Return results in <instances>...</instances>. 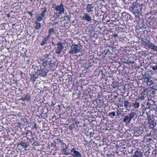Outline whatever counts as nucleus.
<instances>
[{"label":"nucleus","mask_w":157,"mask_h":157,"mask_svg":"<svg viewBox=\"0 0 157 157\" xmlns=\"http://www.w3.org/2000/svg\"><path fill=\"white\" fill-rule=\"evenodd\" d=\"M82 47L80 45H77L74 44L71 47L69 52L71 54H76L80 52L81 49L80 47Z\"/></svg>","instance_id":"1"},{"label":"nucleus","mask_w":157,"mask_h":157,"mask_svg":"<svg viewBox=\"0 0 157 157\" xmlns=\"http://www.w3.org/2000/svg\"><path fill=\"white\" fill-rule=\"evenodd\" d=\"M49 70L48 68H41V67L40 69H38L36 72V74L40 77H45L46 76Z\"/></svg>","instance_id":"2"},{"label":"nucleus","mask_w":157,"mask_h":157,"mask_svg":"<svg viewBox=\"0 0 157 157\" xmlns=\"http://www.w3.org/2000/svg\"><path fill=\"white\" fill-rule=\"evenodd\" d=\"M136 115V113L131 111L128 116H124L123 121L126 123H129L131 120Z\"/></svg>","instance_id":"3"},{"label":"nucleus","mask_w":157,"mask_h":157,"mask_svg":"<svg viewBox=\"0 0 157 157\" xmlns=\"http://www.w3.org/2000/svg\"><path fill=\"white\" fill-rule=\"evenodd\" d=\"M142 130H142L140 128L134 127L131 129V131L132 133H134L135 136H138L142 134ZM143 130L144 131V130Z\"/></svg>","instance_id":"4"},{"label":"nucleus","mask_w":157,"mask_h":157,"mask_svg":"<svg viewBox=\"0 0 157 157\" xmlns=\"http://www.w3.org/2000/svg\"><path fill=\"white\" fill-rule=\"evenodd\" d=\"M144 45L151 50H153L154 52H157V46L151 43L150 41H148L147 43H145Z\"/></svg>","instance_id":"5"},{"label":"nucleus","mask_w":157,"mask_h":157,"mask_svg":"<svg viewBox=\"0 0 157 157\" xmlns=\"http://www.w3.org/2000/svg\"><path fill=\"white\" fill-rule=\"evenodd\" d=\"M56 45L57 46L55 48L56 53L58 54H60L64 47L62 43L60 42H59Z\"/></svg>","instance_id":"6"},{"label":"nucleus","mask_w":157,"mask_h":157,"mask_svg":"<svg viewBox=\"0 0 157 157\" xmlns=\"http://www.w3.org/2000/svg\"><path fill=\"white\" fill-rule=\"evenodd\" d=\"M94 9V5L91 4L87 5L85 9L88 13L91 14L93 13Z\"/></svg>","instance_id":"7"},{"label":"nucleus","mask_w":157,"mask_h":157,"mask_svg":"<svg viewBox=\"0 0 157 157\" xmlns=\"http://www.w3.org/2000/svg\"><path fill=\"white\" fill-rule=\"evenodd\" d=\"M71 155L73 157H82L81 153L75 150V148H73L71 150Z\"/></svg>","instance_id":"8"},{"label":"nucleus","mask_w":157,"mask_h":157,"mask_svg":"<svg viewBox=\"0 0 157 157\" xmlns=\"http://www.w3.org/2000/svg\"><path fill=\"white\" fill-rule=\"evenodd\" d=\"M55 10L57 11H58L59 13H62L64 12V8L62 3H61L60 5H55Z\"/></svg>","instance_id":"9"},{"label":"nucleus","mask_w":157,"mask_h":157,"mask_svg":"<svg viewBox=\"0 0 157 157\" xmlns=\"http://www.w3.org/2000/svg\"><path fill=\"white\" fill-rule=\"evenodd\" d=\"M82 19L83 20H85L87 22H91L92 18L89 14L88 13H84L83 16L82 17Z\"/></svg>","instance_id":"10"},{"label":"nucleus","mask_w":157,"mask_h":157,"mask_svg":"<svg viewBox=\"0 0 157 157\" xmlns=\"http://www.w3.org/2000/svg\"><path fill=\"white\" fill-rule=\"evenodd\" d=\"M148 123L149 124L150 127L152 129L154 128L156 125V121L154 118L148 119Z\"/></svg>","instance_id":"11"},{"label":"nucleus","mask_w":157,"mask_h":157,"mask_svg":"<svg viewBox=\"0 0 157 157\" xmlns=\"http://www.w3.org/2000/svg\"><path fill=\"white\" fill-rule=\"evenodd\" d=\"M123 104L124 105H122L121 106L124 107L128 110H129L131 107L132 106V103L129 102L128 100L124 101Z\"/></svg>","instance_id":"12"},{"label":"nucleus","mask_w":157,"mask_h":157,"mask_svg":"<svg viewBox=\"0 0 157 157\" xmlns=\"http://www.w3.org/2000/svg\"><path fill=\"white\" fill-rule=\"evenodd\" d=\"M129 10L135 14L139 13V12L141 10L139 11L138 7L136 6L134 4H133L132 6L130 7Z\"/></svg>","instance_id":"13"},{"label":"nucleus","mask_w":157,"mask_h":157,"mask_svg":"<svg viewBox=\"0 0 157 157\" xmlns=\"http://www.w3.org/2000/svg\"><path fill=\"white\" fill-rule=\"evenodd\" d=\"M142 105L144 107V108H145L146 109L147 108L151 110L154 109H153L152 108V106L154 105L150 102H145L144 103V104H142Z\"/></svg>","instance_id":"14"},{"label":"nucleus","mask_w":157,"mask_h":157,"mask_svg":"<svg viewBox=\"0 0 157 157\" xmlns=\"http://www.w3.org/2000/svg\"><path fill=\"white\" fill-rule=\"evenodd\" d=\"M44 67L46 68H50V60H45V59L44 60L42 63Z\"/></svg>","instance_id":"15"},{"label":"nucleus","mask_w":157,"mask_h":157,"mask_svg":"<svg viewBox=\"0 0 157 157\" xmlns=\"http://www.w3.org/2000/svg\"><path fill=\"white\" fill-rule=\"evenodd\" d=\"M63 153L66 155H68L69 154H71V150L68 148V146H66L65 148H63L62 149Z\"/></svg>","instance_id":"16"},{"label":"nucleus","mask_w":157,"mask_h":157,"mask_svg":"<svg viewBox=\"0 0 157 157\" xmlns=\"http://www.w3.org/2000/svg\"><path fill=\"white\" fill-rule=\"evenodd\" d=\"M44 56L45 58H47V59L48 60L53 59L54 58V56L52 55L51 52H49L48 54H45Z\"/></svg>","instance_id":"17"},{"label":"nucleus","mask_w":157,"mask_h":157,"mask_svg":"<svg viewBox=\"0 0 157 157\" xmlns=\"http://www.w3.org/2000/svg\"><path fill=\"white\" fill-rule=\"evenodd\" d=\"M38 77V75L37 74H32L30 75V80L31 81L34 82Z\"/></svg>","instance_id":"18"},{"label":"nucleus","mask_w":157,"mask_h":157,"mask_svg":"<svg viewBox=\"0 0 157 157\" xmlns=\"http://www.w3.org/2000/svg\"><path fill=\"white\" fill-rule=\"evenodd\" d=\"M49 36H47L45 37L42 40L40 44L41 46H43L44 45L48 43V39L49 38Z\"/></svg>","instance_id":"19"},{"label":"nucleus","mask_w":157,"mask_h":157,"mask_svg":"<svg viewBox=\"0 0 157 157\" xmlns=\"http://www.w3.org/2000/svg\"><path fill=\"white\" fill-rule=\"evenodd\" d=\"M139 101V99L137 98L136 99L134 102L132 103V106H133L134 108L135 109L138 108L139 106L140 103L138 102Z\"/></svg>","instance_id":"20"},{"label":"nucleus","mask_w":157,"mask_h":157,"mask_svg":"<svg viewBox=\"0 0 157 157\" xmlns=\"http://www.w3.org/2000/svg\"><path fill=\"white\" fill-rule=\"evenodd\" d=\"M143 153L139 150L136 151L134 154L133 155L134 157H141L143 155Z\"/></svg>","instance_id":"21"},{"label":"nucleus","mask_w":157,"mask_h":157,"mask_svg":"<svg viewBox=\"0 0 157 157\" xmlns=\"http://www.w3.org/2000/svg\"><path fill=\"white\" fill-rule=\"evenodd\" d=\"M38 22L36 21H35L34 27L37 29H40L41 28V24Z\"/></svg>","instance_id":"22"},{"label":"nucleus","mask_w":157,"mask_h":157,"mask_svg":"<svg viewBox=\"0 0 157 157\" xmlns=\"http://www.w3.org/2000/svg\"><path fill=\"white\" fill-rule=\"evenodd\" d=\"M56 66V60H54V59L50 60V68L54 66Z\"/></svg>","instance_id":"23"},{"label":"nucleus","mask_w":157,"mask_h":157,"mask_svg":"<svg viewBox=\"0 0 157 157\" xmlns=\"http://www.w3.org/2000/svg\"><path fill=\"white\" fill-rule=\"evenodd\" d=\"M47 8L46 7H44V8H42L41 9V13L40 14H41V15H44V16H45V14L47 12Z\"/></svg>","instance_id":"24"},{"label":"nucleus","mask_w":157,"mask_h":157,"mask_svg":"<svg viewBox=\"0 0 157 157\" xmlns=\"http://www.w3.org/2000/svg\"><path fill=\"white\" fill-rule=\"evenodd\" d=\"M44 17V15H41V14H40L39 16H37L36 21L38 22L41 21Z\"/></svg>","instance_id":"25"},{"label":"nucleus","mask_w":157,"mask_h":157,"mask_svg":"<svg viewBox=\"0 0 157 157\" xmlns=\"http://www.w3.org/2000/svg\"><path fill=\"white\" fill-rule=\"evenodd\" d=\"M62 14V13H59V12L55 13L54 15H53V17L55 20H56L60 17Z\"/></svg>","instance_id":"26"},{"label":"nucleus","mask_w":157,"mask_h":157,"mask_svg":"<svg viewBox=\"0 0 157 157\" xmlns=\"http://www.w3.org/2000/svg\"><path fill=\"white\" fill-rule=\"evenodd\" d=\"M153 82L152 80L148 78L147 80V84L148 86H150L153 84Z\"/></svg>","instance_id":"27"},{"label":"nucleus","mask_w":157,"mask_h":157,"mask_svg":"<svg viewBox=\"0 0 157 157\" xmlns=\"http://www.w3.org/2000/svg\"><path fill=\"white\" fill-rule=\"evenodd\" d=\"M55 30L54 29V28H51L49 29L48 31V36H49V37H50L52 34L54 33Z\"/></svg>","instance_id":"28"},{"label":"nucleus","mask_w":157,"mask_h":157,"mask_svg":"<svg viewBox=\"0 0 157 157\" xmlns=\"http://www.w3.org/2000/svg\"><path fill=\"white\" fill-rule=\"evenodd\" d=\"M108 116L111 118H113L116 116V113L115 112L109 113L108 114Z\"/></svg>","instance_id":"29"},{"label":"nucleus","mask_w":157,"mask_h":157,"mask_svg":"<svg viewBox=\"0 0 157 157\" xmlns=\"http://www.w3.org/2000/svg\"><path fill=\"white\" fill-rule=\"evenodd\" d=\"M24 97L25 100L27 101H29L31 100L30 97L28 94H27Z\"/></svg>","instance_id":"30"},{"label":"nucleus","mask_w":157,"mask_h":157,"mask_svg":"<svg viewBox=\"0 0 157 157\" xmlns=\"http://www.w3.org/2000/svg\"><path fill=\"white\" fill-rule=\"evenodd\" d=\"M21 145L25 148H26L28 147V146L26 143L23 142H21L20 143Z\"/></svg>","instance_id":"31"},{"label":"nucleus","mask_w":157,"mask_h":157,"mask_svg":"<svg viewBox=\"0 0 157 157\" xmlns=\"http://www.w3.org/2000/svg\"><path fill=\"white\" fill-rule=\"evenodd\" d=\"M118 83L116 82H113L112 85V86L114 88H115L118 86Z\"/></svg>","instance_id":"32"},{"label":"nucleus","mask_w":157,"mask_h":157,"mask_svg":"<svg viewBox=\"0 0 157 157\" xmlns=\"http://www.w3.org/2000/svg\"><path fill=\"white\" fill-rule=\"evenodd\" d=\"M144 99V94H140L139 97L138 99L139 100H143Z\"/></svg>","instance_id":"33"},{"label":"nucleus","mask_w":157,"mask_h":157,"mask_svg":"<svg viewBox=\"0 0 157 157\" xmlns=\"http://www.w3.org/2000/svg\"><path fill=\"white\" fill-rule=\"evenodd\" d=\"M147 128L144 126H143V127H141L140 128H141L142 129V130H144H144H142V133L143 132H147L148 131H147Z\"/></svg>","instance_id":"34"},{"label":"nucleus","mask_w":157,"mask_h":157,"mask_svg":"<svg viewBox=\"0 0 157 157\" xmlns=\"http://www.w3.org/2000/svg\"><path fill=\"white\" fill-rule=\"evenodd\" d=\"M121 111L119 109H117V111L116 112V113H117V115L118 116H119V115L121 114Z\"/></svg>","instance_id":"35"},{"label":"nucleus","mask_w":157,"mask_h":157,"mask_svg":"<svg viewBox=\"0 0 157 157\" xmlns=\"http://www.w3.org/2000/svg\"><path fill=\"white\" fill-rule=\"evenodd\" d=\"M33 11L34 10H33L31 12L28 11L27 12V13L30 15L31 17H32L33 16V14L32 13L33 12Z\"/></svg>","instance_id":"36"},{"label":"nucleus","mask_w":157,"mask_h":157,"mask_svg":"<svg viewBox=\"0 0 157 157\" xmlns=\"http://www.w3.org/2000/svg\"><path fill=\"white\" fill-rule=\"evenodd\" d=\"M146 114L147 115H148V114H147V112L145 113V111H143V112L142 113V114L140 113V116H144L145 115H144V114Z\"/></svg>","instance_id":"37"},{"label":"nucleus","mask_w":157,"mask_h":157,"mask_svg":"<svg viewBox=\"0 0 157 157\" xmlns=\"http://www.w3.org/2000/svg\"><path fill=\"white\" fill-rule=\"evenodd\" d=\"M59 142L61 143L60 145L62 146L64 145H65L66 146V144L63 142V140H60Z\"/></svg>","instance_id":"38"},{"label":"nucleus","mask_w":157,"mask_h":157,"mask_svg":"<svg viewBox=\"0 0 157 157\" xmlns=\"http://www.w3.org/2000/svg\"><path fill=\"white\" fill-rule=\"evenodd\" d=\"M152 69L153 70H157V65H155V66L152 67Z\"/></svg>","instance_id":"39"},{"label":"nucleus","mask_w":157,"mask_h":157,"mask_svg":"<svg viewBox=\"0 0 157 157\" xmlns=\"http://www.w3.org/2000/svg\"><path fill=\"white\" fill-rule=\"evenodd\" d=\"M74 125H71L69 126V128L70 129H72L74 128Z\"/></svg>","instance_id":"40"},{"label":"nucleus","mask_w":157,"mask_h":157,"mask_svg":"<svg viewBox=\"0 0 157 157\" xmlns=\"http://www.w3.org/2000/svg\"><path fill=\"white\" fill-rule=\"evenodd\" d=\"M39 142L36 141V142H34V144H35L36 146H37V145H39Z\"/></svg>","instance_id":"41"},{"label":"nucleus","mask_w":157,"mask_h":157,"mask_svg":"<svg viewBox=\"0 0 157 157\" xmlns=\"http://www.w3.org/2000/svg\"><path fill=\"white\" fill-rule=\"evenodd\" d=\"M20 100H21L23 101H24L25 100V99L24 97L21 98H20Z\"/></svg>","instance_id":"42"},{"label":"nucleus","mask_w":157,"mask_h":157,"mask_svg":"<svg viewBox=\"0 0 157 157\" xmlns=\"http://www.w3.org/2000/svg\"><path fill=\"white\" fill-rule=\"evenodd\" d=\"M119 102H123V101L121 99L119 98Z\"/></svg>","instance_id":"43"},{"label":"nucleus","mask_w":157,"mask_h":157,"mask_svg":"<svg viewBox=\"0 0 157 157\" xmlns=\"http://www.w3.org/2000/svg\"><path fill=\"white\" fill-rule=\"evenodd\" d=\"M10 13H8V14H7V17H10Z\"/></svg>","instance_id":"44"},{"label":"nucleus","mask_w":157,"mask_h":157,"mask_svg":"<svg viewBox=\"0 0 157 157\" xmlns=\"http://www.w3.org/2000/svg\"><path fill=\"white\" fill-rule=\"evenodd\" d=\"M113 36H114V37H118V35L117 34H115L114 35H113Z\"/></svg>","instance_id":"45"},{"label":"nucleus","mask_w":157,"mask_h":157,"mask_svg":"<svg viewBox=\"0 0 157 157\" xmlns=\"http://www.w3.org/2000/svg\"><path fill=\"white\" fill-rule=\"evenodd\" d=\"M34 127L35 128H36V123H35L34 124Z\"/></svg>","instance_id":"46"},{"label":"nucleus","mask_w":157,"mask_h":157,"mask_svg":"<svg viewBox=\"0 0 157 157\" xmlns=\"http://www.w3.org/2000/svg\"><path fill=\"white\" fill-rule=\"evenodd\" d=\"M58 23L57 22H56L53 25H56V24H57Z\"/></svg>","instance_id":"47"},{"label":"nucleus","mask_w":157,"mask_h":157,"mask_svg":"<svg viewBox=\"0 0 157 157\" xmlns=\"http://www.w3.org/2000/svg\"><path fill=\"white\" fill-rule=\"evenodd\" d=\"M17 127H19V126H20V125H21V124H20V123H18V124H17Z\"/></svg>","instance_id":"48"},{"label":"nucleus","mask_w":157,"mask_h":157,"mask_svg":"<svg viewBox=\"0 0 157 157\" xmlns=\"http://www.w3.org/2000/svg\"><path fill=\"white\" fill-rule=\"evenodd\" d=\"M52 44L53 45H55V44L53 42H52Z\"/></svg>","instance_id":"49"},{"label":"nucleus","mask_w":157,"mask_h":157,"mask_svg":"<svg viewBox=\"0 0 157 157\" xmlns=\"http://www.w3.org/2000/svg\"><path fill=\"white\" fill-rule=\"evenodd\" d=\"M23 72H22V71H21V74H21V75H23Z\"/></svg>","instance_id":"50"},{"label":"nucleus","mask_w":157,"mask_h":157,"mask_svg":"<svg viewBox=\"0 0 157 157\" xmlns=\"http://www.w3.org/2000/svg\"><path fill=\"white\" fill-rule=\"evenodd\" d=\"M27 62L28 63H29V60H27Z\"/></svg>","instance_id":"51"},{"label":"nucleus","mask_w":157,"mask_h":157,"mask_svg":"<svg viewBox=\"0 0 157 157\" xmlns=\"http://www.w3.org/2000/svg\"><path fill=\"white\" fill-rule=\"evenodd\" d=\"M149 140L150 141H151V140H152V139L151 138H149Z\"/></svg>","instance_id":"52"},{"label":"nucleus","mask_w":157,"mask_h":157,"mask_svg":"<svg viewBox=\"0 0 157 157\" xmlns=\"http://www.w3.org/2000/svg\"><path fill=\"white\" fill-rule=\"evenodd\" d=\"M123 40H124L123 39H122L121 40V41H123Z\"/></svg>","instance_id":"53"},{"label":"nucleus","mask_w":157,"mask_h":157,"mask_svg":"<svg viewBox=\"0 0 157 157\" xmlns=\"http://www.w3.org/2000/svg\"><path fill=\"white\" fill-rule=\"evenodd\" d=\"M28 134V132H27V133H26V134Z\"/></svg>","instance_id":"54"},{"label":"nucleus","mask_w":157,"mask_h":157,"mask_svg":"<svg viewBox=\"0 0 157 157\" xmlns=\"http://www.w3.org/2000/svg\"><path fill=\"white\" fill-rule=\"evenodd\" d=\"M31 135H33V134H32V133H31Z\"/></svg>","instance_id":"55"}]
</instances>
